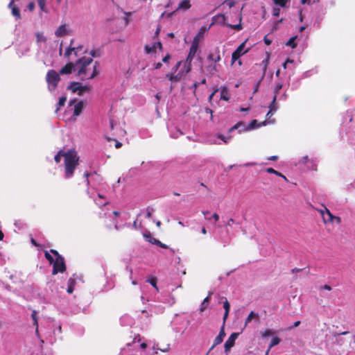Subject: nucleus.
<instances>
[{"mask_svg": "<svg viewBox=\"0 0 355 355\" xmlns=\"http://www.w3.org/2000/svg\"><path fill=\"white\" fill-rule=\"evenodd\" d=\"M62 157H64V178L69 179L73 175L75 169L78 165L79 156L73 148L69 149L67 151L60 150L54 157L55 162L59 163Z\"/></svg>", "mask_w": 355, "mask_h": 355, "instance_id": "obj_1", "label": "nucleus"}, {"mask_svg": "<svg viewBox=\"0 0 355 355\" xmlns=\"http://www.w3.org/2000/svg\"><path fill=\"white\" fill-rule=\"evenodd\" d=\"M93 62L92 58H81L76 62V67H78V72L76 76H80L81 80L92 79L97 74L96 65L94 66V70L89 76L88 75L87 67Z\"/></svg>", "mask_w": 355, "mask_h": 355, "instance_id": "obj_2", "label": "nucleus"}, {"mask_svg": "<svg viewBox=\"0 0 355 355\" xmlns=\"http://www.w3.org/2000/svg\"><path fill=\"white\" fill-rule=\"evenodd\" d=\"M50 252L54 255L55 259L53 260L52 275H55L58 272H64L66 270V264L64 257L59 254V252L54 249H51Z\"/></svg>", "mask_w": 355, "mask_h": 355, "instance_id": "obj_3", "label": "nucleus"}, {"mask_svg": "<svg viewBox=\"0 0 355 355\" xmlns=\"http://www.w3.org/2000/svg\"><path fill=\"white\" fill-rule=\"evenodd\" d=\"M46 80L49 85V89L50 90L55 89L60 80V73H58L53 69L48 71L46 76Z\"/></svg>", "mask_w": 355, "mask_h": 355, "instance_id": "obj_4", "label": "nucleus"}, {"mask_svg": "<svg viewBox=\"0 0 355 355\" xmlns=\"http://www.w3.org/2000/svg\"><path fill=\"white\" fill-rule=\"evenodd\" d=\"M72 93H78V96H83L85 92L91 90V87L88 85H83L78 82H72L67 87Z\"/></svg>", "mask_w": 355, "mask_h": 355, "instance_id": "obj_5", "label": "nucleus"}, {"mask_svg": "<svg viewBox=\"0 0 355 355\" xmlns=\"http://www.w3.org/2000/svg\"><path fill=\"white\" fill-rule=\"evenodd\" d=\"M239 333H232L228 339L226 340L224 345L225 351L226 353L229 352L231 348L234 345L235 340L239 336Z\"/></svg>", "mask_w": 355, "mask_h": 355, "instance_id": "obj_6", "label": "nucleus"}, {"mask_svg": "<svg viewBox=\"0 0 355 355\" xmlns=\"http://www.w3.org/2000/svg\"><path fill=\"white\" fill-rule=\"evenodd\" d=\"M8 8L11 10L12 15L17 20H20L21 15L19 7L14 3V0H11L8 6Z\"/></svg>", "mask_w": 355, "mask_h": 355, "instance_id": "obj_7", "label": "nucleus"}, {"mask_svg": "<svg viewBox=\"0 0 355 355\" xmlns=\"http://www.w3.org/2000/svg\"><path fill=\"white\" fill-rule=\"evenodd\" d=\"M320 213L322 217L324 223H334V216L326 207H324V209L320 210Z\"/></svg>", "mask_w": 355, "mask_h": 355, "instance_id": "obj_8", "label": "nucleus"}, {"mask_svg": "<svg viewBox=\"0 0 355 355\" xmlns=\"http://www.w3.org/2000/svg\"><path fill=\"white\" fill-rule=\"evenodd\" d=\"M207 31L206 26H202L199 30L198 34L194 37L191 44H196V46H199V43L201 40L204 38L205 33Z\"/></svg>", "mask_w": 355, "mask_h": 355, "instance_id": "obj_9", "label": "nucleus"}, {"mask_svg": "<svg viewBox=\"0 0 355 355\" xmlns=\"http://www.w3.org/2000/svg\"><path fill=\"white\" fill-rule=\"evenodd\" d=\"M76 70V63L69 62L60 70L61 75L70 74L73 71Z\"/></svg>", "mask_w": 355, "mask_h": 355, "instance_id": "obj_10", "label": "nucleus"}, {"mask_svg": "<svg viewBox=\"0 0 355 355\" xmlns=\"http://www.w3.org/2000/svg\"><path fill=\"white\" fill-rule=\"evenodd\" d=\"M245 46V44H241L238 48L232 53V61L234 63L236 60H238L243 54V49Z\"/></svg>", "mask_w": 355, "mask_h": 355, "instance_id": "obj_11", "label": "nucleus"}, {"mask_svg": "<svg viewBox=\"0 0 355 355\" xmlns=\"http://www.w3.org/2000/svg\"><path fill=\"white\" fill-rule=\"evenodd\" d=\"M220 55L219 48L217 47L214 52H210L207 56V60L215 63L218 62L220 60Z\"/></svg>", "mask_w": 355, "mask_h": 355, "instance_id": "obj_12", "label": "nucleus"}, {"mask_svg": "<svg viewBox=\"0 0 355 355\" xmlns=\"http://www.w3.org/2000/svg\"><path fill=\"white\" fill-rule=\"evenodd\" d=\"M198 49V46H196V44H191V47L189 49V52L187 55L186 60L192 62L193 58Z\"/></svg>", "mask_w": 355, "mask_h": 355, "instance_id": "obj_13", "label": "nucleus"}, {"mask_svg": "<svg viewBox=\"0 0 355 355\" xmlns=\"http://www.w3.org/2000/svg\"><path fill=\"white\" fill-rule=\"evenodd\" d=\"M225 336V333L223 330V328H222L220 331L219 332V334L215 338V339L214 340L213 345L211 347V349H212L215 346L220 344L223 342Z\"/></svg>", "mask_w": 355, "mask_h": 355, "instance_id": "obj_14", "label": "nucleus"}, {"mask_svg": "<svg viewBox=\"0 0 355 355\" xmlns=\"http://www.w3.org/2000/svg\"><path fill=\"white\" fill-rule=\"evenodd\" d=\"M183 76L184 73L182 71H179L177 74H175L174 73H168L166 75V78H167L171 81L178 82L180 80Z\"/></svg>", "mask_w": 355, "mask_h": 355, "instance_id": "obj_15", "label": "nucleus"}, {"mask_svg": "<svg viewBox=\"0 0 355 355\" xmlns=\"http://www.w3.org/2000/svg\"><path fill=\"white\" fill-rule=\"evenodd\" d=\"M269 62H270V55L268 53L266 58L263 60L261 62V65H262V67H263V68H262L263 73H262L261 78L260 79V81H261L266 76V73Z\"/></svg>", "mask_w": 355, "mask_h": 355, "instance_id": "obj_16", "label": "nucleus"}, {"mask_svg": "<svg viewBox=\"0 0 355 355\" xmlns=\"http://www.w3.org/2000/svg\"><path fill=\"white\" fill-rule=\"evenodd\" d=\"M83 108H84V102L83 101H80L74 106L73 116H79L82 113Z\"/></svg>", "mask_w": 355, "mask_h": 355, "instance_id": "obj_17", "label": "nucleus"}, {"mask_svg": "<svg viewBox=\"0 0 355 355\" xmlns=\"http://www.w3.org/2000/svg\"><path fill=\"white\" fill-rule=\"evenodd\" d=\"M68 33L65 24L60 26L55 32L56 37H60L66 35Z\"/></svg>", "mask_w": 355, "mask_h": 355, "instance_id": "obj_18", "label": "nucleus"}, {"mask_svg": "<svg viewBox=\"0 0 355 355\" xmlns=\"http://www.w3.org/2000/svg\"><path fill=\"white\" fill-rule=\"evenodd\" d=\"M76 284V281L74 278L70 277L67 281V292L69 294H71L74 291V286Z\"/></svg>", "mask_w": 355, "mask_h": 355, "instance_id": "obj_19", "label": "nucleus"}, {"mask_svg": "<svg viewBox=\"0 0 355 355\" xmlns=\"http://www.w3.org/2000/svg\"><path fill=\"white\" fill-rule=\"evenodd\" d=\"M252 320H259V316L258 313H255L254 311H251L250 313V314L248 315V316L246 318V319L245 320V325L246 326Z\"/></svg>", "mask_w": 355, "mask_h": 355, "instance_id": "obj_20", "label": "nucleus"}, {"mask_svg": "<svg viewBox=\"0 0 355 355\" xmlns=\"http://www.w3.org/2000/svg\"><path fill=\"white\" fill-rule=\"evenodd\" d=\"M277 98L276 96H273V99L269 106V111L267 113L266 116H268L269 114H272L273 112H275L277 110Z\"/></svg>", "mask_w": 355, "mask_h": 355, "instance_id": "obj_21", "label": "nucleus"}, {"mask_svg": "<svg viewBox=\"0 0 355 355\" xmlns=\"http://www.w3.org/2000/svg\"><path fill=\"white\" fill-rule=\"evenodd\" d=\"M223 308L225 309V313L223 315V322H225V320H227L230 309V304L227 299H225V302H223Z\"/></svg>", "mask_w": 355, "mask_h": 355, "instance_id": "obj_22", "label": "nucleus"}, {"mask_svg": "<svg viewBox=\"0 0 355 355\" xmlns=\"http://www.w3.org/2000/svg\"><path fill=\"white\" fill-rule=\"evenodd\" d=\"M191 8L190 0H183L179 5L178 9L187 10Z\"/></svg>", "mask_w": 355, "mask_h": 355, "instance_id": "obj_23", "label": "nucleus"}, {"mask_svg": "<svg viewBox=\"0 0 355 355\" xmlns=\"http://www.w3.org/2000/svg\"><path fill=\"white\" fill-rule=\"evenodd\" d=\"M191 71V62L185 60L183 68L180 71L184 73V75L189 73Z\"/></svg>", "mask_w": 355, "mask_h": 355, "instance_id": "obj_24", "label": "nucleus"}, {"mask_svg": "<svg viewBox=\"0 0 355 355\" xmlns=\"http://www.w3.org/2000/svg\"><path fill=\"white\" fill-rule=\"evenodd\" d=\"M212 294H213V293H211V292L209 293L208 295L204 299V300L201 304V308H200L201 311H203L206 308V306L209 304Z\"/></svg>", "mask_w": 355, "mask_h": 355, "instance_id": "obj_25", "label": "nucleus"}, {"mask_svg": "<svg viewBox=\"0 0 355 355\" xmlns=\"http://www.w3.org/2000/svg\"><path fill=\"white\" fill-rule=\"evenodd\" d=\"M144 238L146 239V240L148 242H149V243H152V244L156 245L157 242H155V241H157L158 239H155V238L153 237V236H151V234H150V232L145 233V234H144Z\"/></svg>", "mask_w": 355, "mask_h": 355, "instance_id": "obj_26", "label": "nucleus"}, {"mask_svg": "<svg viewBox=\"0 0 355 355\" xmlns=\"http://www.w3.org/2000/svg\"><path fill=\"white\" fill-rule=\"evenodd\" d=\"M243 128V129L244 130V127H245V123L242 121H239L237 123H236L234 125H233L232 128H230L228 130L229 133L232 132V131H234V130H237L240 128Z\"/></svg>", "mask_w": 355, "mask_h": 355, "instance_id": "obj_27", "label": "nucleus"}, {"mask_svg": "<svg viewBox=\"0 0 355 355\" xmlns=\"http://www.w3.org/2000/svg\"><path fill=\"white\" fill-rule=\"evenodd\" d=\"M66 101H67V97L66 96H62V97H60L59 98V101H58V103L57 104V107H56V110H55L56 112L60 110V107L64 106Z\"/></svg>", "mask_w": 355, "mask_h": 355, "instance_id": "obj_28", "label": "nucleus"}, {"mask_svg": "<svg viewBox=\"0 0 355 355\" xmlns=\"http://www.w3.org/2000/svg\"><path fill=\"white\" fill-rule=\"evenodd\" d=\"M296 37H292L289 39V40L286 42V46H291L292 49H295L297 46V43L295 42Z\"/></svg>", "mask_w": 355, "mask_h": 355, "instance_id": "obj_29", "label": "nucleus"}, {"mask_svg": "<svg viewBox=\"0 0 355 355\" xmlns=\"http://www.w3.org/2000/svg\"><path fill=\"white\" fill-rule=\"evenodd\" d=\"M283 85L281 83H277L275 85V87L274 88V96L277 97L278 94L280 92V90L282 89Z\"/></svg>", "mask_w": 355, "mask_h": 355, "instance_id": "obj_30", "label": "nucleus"}, {"mask_svg": "<svg viewBox=\"0 0 355 355\" xmlns=\"http://www.w3.org/2000/svg\"><path fill=\"white\" fill-rule=\"evenodd\" d=\"M266 172L269 173H273V174H275L277 176H279V177H282L284 179H285L286 180H287L286 178L282 175L281 173L275 171L274 168H268L266 169Z\"/></svg>", "mask_w": 355, "mask_h": 355, "instance_id": "obj_31", "label": "nucleus"}, {"mask_svg": "<svg viewBox=\"0 0 355 355\" xmlns=\"http://www.w3.org/2000/svg\"><path fill=\"white\" fill-rule=\"evenodd\" d=\"M81 49V46H78L77 48H75V47H71L69 46L66 52H65V55L69 57L70 55V54L71 53L72 51H74V54L76 56H77V51H76V49Z\"/></svg>", "mask_w": 355, "mask_h": 355, "instance_id": "obj_32", "label": "nucleus"}, {"mask_svg": "<svg viewBox=\"0 0 355 355\" xmlns=\"http://www.w3.org/2000/svg\"><path fill=\"white\" fill-rule=\"evenodd\" d=\"M207 71L209 72V73L214 75L217 71V68L216 64H209L207 67Z\"/></svg>", "mask_w": 355, "mask_h": 355, "instance_id": "obj_33", "label": "nucleus"}, {"mask_svg": "<svg viewBox=\"0 0 355 355\" xmlns=\"http://www.w3.org/2000/svg\"><path fill=\"white\" fill-rule=\"evenodd\" d=\"M280 342H281V339L279 338L274 337L272 339L271 343H270V344L269 345V349H270L274 346H276V345H279Z\"/></svg>", "mask_w": 355, "mask_h": 355, "instance_id": "obj_34", "label": "nucleus"}, {"mask_svg": "<svg viewBox=\"0 0 355 355\" xmlns=\"http://www.w3.org/2000/svg\"><path fill=\"white\" fill-rule=\"evenodd\" d=\"M257 124V121L256 119H254V120L250 121V123H249L248 127L247 128L245 127H244V130H248L254 129V128L259 126Z\"/></svg>", "mask_w": 355, "mask_h": 355, "instance_id": "obj_35", "label": "nucleus"}, {"mask_svg": "<svg viewBox=\"0 0 355 355\" xmlns=\"http://www.w3.org/2000/svg\"><path fill=\"white\" fill-rule=\"evenodd\" d=\"M31 317L33 318V324L36 327V331H37V328H38V322H37V311H33L32 312V314H31Z\"/></svg>", "mask_w": 355, "mask_h": 355, "instance_id": "obj_36", "label": "nucleus"}, {"mask_svg": "<svg viewBox=\"0 0 355 355\" xmlns=\"http://www.w3.org/2000/svg\"><path fill=\"white\" fill-rule=\"evenodd\" d=\"M274 331L270 330V329H266L264 330L263 331L261 332V336L263 338H266V337H268V336H272L274 334Z\"/></svg>", "mask_w": 355, "mask_h": 355, "instance_id": "obj_37", "label": "nucleus"}, {"mask_svg": "<svg viewBox=\"0 0 355 355\" xmlns=\"http://www.w3.org/2000/svg\"><path fill=\"white\" fill-rule=\"evenodd\" d=\"M144 49H145L146 53L148 54L154 53V52H155V45H153V46L146 45L144 47Z\"/></svg>", "mask_w": 355, "mask_h": 355, "instance_id": "obj_38", "label": "nucleus"}, {"mask_svg": "<svg viewBox=\"0 0 355 355\" xmlns=\"http://www.w3.org/2000/svg\"><path fill=\"white\" fill-rule=\"evenodd\" d=\"M38 5L42 12H48V10L46 7V0L40 2Z\"/></svg>", "mask_w": 355, "mask_h": 355, "instance_id": "obj_39", "label": "nucleus"}, {"mask_svg": "<svg viewBox=\"0 0 355 355\" xmlns=\"http://www.w3.org/2000/svg\"><path fill=\"white\" fill-rule=\"evenodd\" d=\"M272 1L276 5H279L281 7L284 8L288 0H272Z\"/></svg>", "mask_w": 355, "mask_h": 355, "instance_id": "obj_40", "label": "nucleus"}, {"mask_svg": "<svg viewBox=\"0 0 355 355\" xmlns=\"http://www.w3.org/2000/svg\"><path fill=\"white\" fill-rule=\"evenodd\" d=\"M220 98L223 100H225L226 101H227L229 100V97L227 96V92L225 89H223L221 91Z\"/></svg>", "mask_w": 355, "mask_h": 355, "instance_id": "obj_41", "label": "nucleus"}, {"mask_svg": "<svg viewBox=\"0 0 355 355\" xmlns=\"http://www.w3.org/2000/svg\"><path fill=\"white\" fill-rule=\"evenodd\" d=\"M36 37L37 42H46V37L44 36L42 33H37Z\"/></svg>", "mask_w": 355, "mask_h": 355, "instance_id": "obj_42", "label": "nucleus"}, {"mask_svg": "<svg viewBox=\"0 0 355 355\" xmlns=\"http://www.w3.org/2000/svg\"><path fill=\"white\" fill-rule=\"evenodd\" d=\"M217 137L220 139H221L223 141H224L225 144L228 143L229 141L231 139V137H226L225 136H224L222 134H218L217 135Z\"/></svg>", "mask_w": 355, "mask_h": 355, "instance_id": "obj_43", "label": "nucleus"}, {"mask_svg": "<svg viewBox=\"0 0 355 355\" xmlns=\"http://www.w3.org/2000/svg\"><path fill=\"white\" fill-rule=\"evenodd\" d=\"M44 257L45 258L49 261L50 263H52L53 262V257L50 254L49 252L44 251Z\"/></svg>", "mask_w": 355, "mask_h": 355, "instance_id": "obj_44", "label": "nucleus"}, {"mask_svg": "<svg viewBox=\"0 0 355 355\" xmlns=\"http://www.w3.org/2000/svg\"><path fill=\"white\" fill-rule=\"evenodd\" d=\"M148 282L156 289H157V278L153 277L150 279L148 280Z\"/></svg>", "mask_w": 355, "mask_h": 355, "instance_id": "obj_45", "label": "nucleus"}, {"mask_svg": "<svg viewBox=\"0 0 355 355\" xmlns=\"http://www.w3.org/2000/svg\"><path fill=\"white\" fill-rule=\"evenodd\" d=\"M35 5L33 1L30 2L27 6V8L30 12H33L35 10Z\"/></svg>", "mask_w": 355, "mask_h": 355, "instance_id": "obj_46", "label": "nucleus"}, {"mask_svg": "<svg viewBox=\"0 0 355 355\" xmlns=\"http://www.w3.org/2000/svg\"><path fill=\"white\" fill-rule=\"evenodd\" d=\"M182 64V61H179L176 63V64L172 68V73H175L178 69L180 68V65Z\"/></svg>", "mask_w": 355, "mask_h": 355, "instance_id": "obj_47", "label": "nucleus"}, {"mask_svg": "<svg viewBox=\"0 0 355 355\" xmlns=\"http://www.w3.org/2000/svg\"><path fill=\"white\" fill-rule=\"evenodd\" d=\"M293 64L294 63V60H291L290 58H287L286 60L284 62V64H282V67L284 69H286L287 68V65L288 64Z\"/></svg>", "mask_w": 355, "mask_h": 355, "instance_id": "obj_48", "label": "nucleus"}, {"mask_svg": "<svg viewBox=\"0 0 355 355\" xmlns=\"http://www.w3.org/2000/svg\"><path fill=\"white\" fill-rule=\"evenodd\" d=\"M156 242H157L156 245H158L160 248H164V249L168 248V246L167 245L162 243L159 240H157Z\"/></svg>", "mask_w": 355, "mask_h": 355, "instance_id": "obj_49", "label": "nucleus"}, {"mask_svg": "<svg viewBox=\"0 0 355 355\" xmlns=\"http://www.w3.org/2000/svg\"><path fill=\"white\" fill-rule=\"evenodd\" d=\"M272 15L275 17H279L280 15V9L279 8H274L272 10Z\"/></svg>", "mask_w": 355, "mask_h": 355, "instance_id": "obj_50", "label": "nucleus"}, {"mask_svg": "<svg viewBox=\"0 0 355 355\" xmlns=\"http://www.w3.org/2000/svg\"><path fill=\"white\" fill-rule=\"evenodd\" d=\"M200 85V83H198V82H195V83L192 85V86H191V87H189V89H191V90H193V93H195V92H196V89H197V87H198V85Z\"/></svg>", "mask_w": 355, "mask_h": 355, "instance_id": "obj_51", "label": "nucleus"}, {"mask_svg": "<svg viewBox=\"0 0 355 355\" xmlns=\"http://www.w3.org/2000/svg\"><path fill=\"white\" fill-rule=\"evenodd\" d=\"M230 26L236 31H241L242 29V26L241 24H235V25H230Z\"/></svg>", "mask_w": 355, "mask_h": 355, "instance_id": "obj_52", "label": "nucleus"}, {"mask_svg": "<svg viewBox=\"0 0 355 355\" xmlns=\"http://www.w3.org/2000/svg\"><path fill=\"white\" fill-rule=\"evenodd\" d=\"M300 323H301V322L300 320L296 321V322H294L293 326L289 327L287 329L288 330H291L294 327H297L300 324Z\"/></svg>", "mask_w": 355, "mask_h": 355, "instance_id": "obj_53", "label": "nucleus"}, {"mask_svg": "<svg viewBox=\"0 0 355 355\" xmlns=\"http://www.w3.org/2000/svg\"><path fill=\"white\" fill-rule=\"evenodd\" d=\"M90 55H92V57H98V56H100V54L96 50H92L90 51Z\"/></svg>", "mask_w": 355, "mask_h": 355, "instance_id": "obj_54", "label": "nucleus"}, {"mask_svg": "<svg viewBox=\"0 0 355 355\" xmlns=\"http://www.w3.org/2000/svg\"><path fill=\"white\" fill-rule=\"evenodd\" d=\"M170 58L171 55L169 54H167L166 56L163 58L162 62L164 63H168Z\"/></svg>", "mask_w": 355, "mask_h": 355, "instance_id": "obj_55", "label": "nucleus"}, {"mask_svg": "<svg viewBox=\"0 0 355 355\" xmlns=\"http://www.w3.org/2000/svg\"><path fill=\"white\" fill-rule=\"evenodd\" d=\"M264 42L266 45H270L272 42L270 40H269L267 36H265L263 38Z\"/></svg>", "mask_w": 355, "mask_h": 355, "instance_id": "obj_56", "label": "nucleus"}, {"mask_svg": "<svg viewBox=\"0 0 355 355\" xmlns=\"http://www.w3.org/2000/svg\"><path fill=\"white\" fill-rule=\"evenodd\" d=\"M320 289H325V290H327V291H331V287L329 286V285H327V284H325L322 286L320 287Z\"/></svg>", "mask_w": 355, "mask_h": 355, "instance_id": "obj_57", "label": "nucleus"}, {"mask_svg": "<svg viewBox=\"0 0 355 355\" xmlns=\"http://www.w3.org/2000/svg\"><path fill=\"white\" fill-rule=\"evenodd\" d=\"M336 221L337 224H340L341 223V218L339 216H334V222Z\"/></svg>", "mask_w": 355, "mask_h": 355, "instance_id": "obj_58", "label": "nucleus"}, {"mask_svg": "<svg viewBox=\"0 0 355 355\" xmlns=\"http://www.w3.org/2000/svg\"><path fill=\"white\" fill-rule=\"evenodd\" d=\"M212 218L214 219L215 222H217L219 220V216L217 213H214L212 215Z\"/></svg>", "mask_w": 355, "mask_h": 355, "instance_id": "obj_59", "label": "nucleus"}, {"mask_svg": "<svg viewBox=\"0 0 355 355\" xmlns=\"http://www.w3.org/2000/svg\"><path fill=\"white\" fill-rule=\"evenodd\" d=\"M90 175H91V173L89 172H85L83 175V176L86 178V181H87V184H89L88 178L90 176Z\"/></svg>", "mask_w": 355, "mask_h": 355, "instance_id": "obj_60", "label": "nucleus"}, {"mask_svg": "<svg viewBox=\"0 0 355 355\" xmlns=\"http://www.w3.org/2000/svg\"><path fill=\"white\" fill-rule=\"evenodd\" d=\"M302 270H303V269H302V268H293V269L291 270V272H292V273L298 272L302 271Z\"/></svg>", "mask_w": 355, "mask_h": 355, "instance_id": "obj_61", "label": "nucleus"}, {"mask_svg": "<svg viewBox=\"0 0 355 355\" xmlns=\"http://www.w3.org/2000/svg\"><path fill=\"white\" fill-rule=\"evenodd\" d=\"M277 159H278V156H277V155H273V156L268 157V160H271V161H276Z\"/></svg>", "mask_w": 355, "mask_h": 355, "instance_id": "obj_62", "label": "nucleus"}, {"mask_svg": "<svg viewBox=\"0 0 355 355\" xmlns=\"http://www.w3.org/2000/svg\"><path fill=\"white\" fill-rule=\"evenodd\" d=\"M234 223V220L233 218H230L227 223V226H231L232 224Z\"/></svg>", "mask_w": 355, "mask_h": 355, "instance_id": "obj_63", "label": "nucleus"}, {"mask_svg": "<svg viewBox=\"0 0 355 355\" xmlns=\"http://www.w3.org/2000/svg\"><path fill=\"white\" fill-rule=\"evenodd\" d=\"M162 64L161 62H157L155 64V69H159L162 67Z\"/></svg>", "mask_w": 355, "mask_h": 355, "instance_id": "obj_64", "label": "nucleus"}]
</instances>
